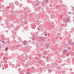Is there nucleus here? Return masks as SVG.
Listing matches in <instances>:
<instances>
[{
  "label": "nucleus",
  "instance_id": "obj_16",
  "mask_svg": "<svg viewBox=\"0 0 74 74\" xmlns=\"http://www.w3.org/2000/svg\"><path fill=\"white\" fill-rule=\"evenodd\" d=\"M45 36H47V34H45Z\"/></svg>",
  "mask_w": 74,
  "mask_h": 74
},
{
  "label": "nucleus",
  "instance_id": "obj_7",
  "mask_svg": "<svg viewBox=\"0 0 74 74\" xmlns=\"http://www.w3.org/2000/svg\"><path fill=\"white\" fill-rule=\"evenodd\" d=\"M64 53H66V52H67V50H64Z\"/></svg>",
  "mask_w": 74,
  "mask_h": 74
},
{
  "label": "nucleus",
  "instance_id": "obj_33",
  "mask_svg": "<svg viewBox=\"0 0 74 74\" xmlns=\"http://www.w3.org/2000/svg\"><path fill=\"white\" fill-rule=\"evenodd\" d=\"M73 60H74V59H73Z\"/></svg>",
  "mask_w": 74,
  "mask_h": 74
},
{
  "label": "nucleus",
  "instance_id": "obj_15",
  "mask_svg": "<svg viewBox=\"0 0 74 74\" xmlns=\"http://www.w3.org/2000/svg\"><path fill=\"white\" fill-rule=\"evenodd\" d=\"M69 19H69L68 20H67V22H68L69 21Z\"/></svg>",
  "mask_w": 74,
  "mask_h": 74
},
{
  "label": "nucleus",
  "instance_id": "obj_11",
  "mask_svg": "<svg viewBox=\"0 0 74 74\" xmlns=\"http://www.w3.org/2000/svg\"><path fill=\"white\" fill-rule=\"evenodd\" d=\"M2 43H3V44H4V41H2Z\"/></svg>",
  "mask_w": 74,
  "mask_h": 74
},
{
  "label": "nucleus",
  "instance_id": "obj_29",
  "mask_svg": "<svg viewBox=\"0 0 74 74\" xmlns=\"http://www.w3.org/2000/svg\"><path fill=\"white\" fill-rule=\"evenodd\" d=\"M59 1H62V0H59Z\"/></svg>",
  "mask_w": 74,
  "mask_h": 74
},
{
  "label": "nucleus",
  "instance_id": "obj_21",
  "mask_svg": "<svg viewBox=\"0 0 74 74\" xmlns=\"http://www.w3.org/2000/svg\"><path fill=\"white\" fill-rule=\"evenodd\" d=\"M47 60H49V59L48 58H47Z\"/></svg>",
  "mask_w": 74,
  "mask_h": 74
},
{
  "label": "nucleus",
  "instance_id": "obj_6",
  "mask_svg": "<svg viewBox=\"0 0 74 74\" xmlns=\"http://www.w3.org/2000/svg\"><path fill=\"white\" fill-rule=\"evenodd\" d=\"M7 49H8V48L6 47L5 48V51H7Z\"/></svg>",
  "mask_w": 74,
  "mask_h": 74
},
{
  "label": "nucleus",
  "instance_id": "obj_32",
  "mask_svg": "<svg viewBox=\"0 0 74 74\" xmlns=\"http://www.w3.org/2000/svg\"><path fill=\"white\" fill-rule=\"evenodd\" d=\"M16 22H18V21H16Z\"/></svg>",
  "mask_w": 74,
  "mask_h": 74
},
{
  "label": "nucleus",
  "instance_id": "obj_2",
  "mask_svg": "<svg viewBox=\"0 0 74 74\" xmlns=\"http://www.w3.org/2000/svg\"><path fill=\"white\" fill-rule=\"evenodd\" d=\"M69 45H72V46H73V45H74V43L72 42H71L69 43Z\"/></svg>",
  "mask_w": 74,
  "mask_h": 74
},
{
  "label": "nucleus",
  "instance_id": "obj_17",
  "mask_svg": "<svg viewBox=\"0 0 74 74\" xmlns=\"http://www.w3.org/2000/svg\"><path fill=\"white\" fill-rule=\"evenodd\" d=\"M69 54H67V56H69Z\"/></svg>",
  "mask_w": 74,
  "mask_h": 74
},
{
  "label": "nucleus",
  "instance_id": "obj_28",
  "mask_svg": "<svg viewBox=\"0 0 74 74\" xmlns=\"http://www.w3.org/2000/svg\"><path fill=\"white\" fill-rule=\"evenodd\" d=\"M2 69H3V70H4V68H3Z\"/></svg>",
  "mask_w": 74,
  "mask_h": 74
},
{
  "label": "nucleus",
  "instance_id": "obj_10",
  "mask_svg": "<svg viewBox=\"0 0 74 74\" xmlns=\"http://www.w3.org/2000/svg\"><path fill=\"white\" fill-rule=\"evenodd\" d=\"M49 47V45L48 44L47 45V46H46V47L47 48H48V47Z\"/></svg>",
  "mask_w": 74,
  "mask_h": 74
},
{
  "label": "nucleus",
  "instance_id": "obj_1",
  "mask_svg": "<svg viewBox=\"0 0 74 74\" xmlns=\"http://www.w3.org/2000/svg\"><path fill=\"white\" fill-rule=\"evenodd\" d=\"M39 38H40V41H41L42 42H43V41H44V39H43V38H42L41 37H40Z\"/></svg>",
  "mask_w": 74,
  "mask_h": 74
},
{
  "label": "nucleus",
  "instance_id": "obj_18",
  "mask_svg": "<svg viewBox=\"0 0 74 74\" xmlns=\"http://www.w3.org/2000/svg\"><path fill=\"white\" fill-rule=\"evenodd\" d=\"M38 5V4H35L36 6H37V5Z\"/></svg>",
  "mask_w": 74,
  "mask_h": 74
},
{
  "label": "nucleus",
  "instance_id": "obj_9",
  "mask_svg": "<svg viewBox=\"0 0 74 74\" xmlns=\"http://www.w3.org/2000/svg\"><path fill=\"white\" fill-rule=\"evenodd\" d=\"M32 39L33 40H35V38H34V37H33L32 38Z\"/></svg>",
  "mask_w": 74,
  "mask_h": 74
},
{
  "label": "nucleus",
  "instance_id": "obj_23",
  "mask_svg": "<svg viewBox=\"0 0 74 74\" xmlns=\"http://www.w3.org/2000/svg\"><path fill=\"white\" fill-rule=\"evenodd\" d=\"M43 58H45V56H43Z\"/></svg>",
  "mask_w": 74,
  "mask_h": 74
},
{
  "label": "nucleus",
  "instance_id": "obj_5",
  "mask_svg": "<svg viewBox=\"0 0 74 74\" xmlns=\"http://www.w3.org/2000/svg\"><path fill=\"white\" fill-rule=\"evenodd\" d=\"M44 1L46 2V3H48V0H45Z\"/></svg>",
  "mask_w": 74,
  "mask_h": 74
},
{
  "label": "nucleus",
  "instance_id": "obj_25",
  "mask_svg": "<svg viewBox=\"0 0 74 74\" xmlns=\"http://www.w3.org/2000/svg\"><path fill=\"white\" fill-rule=\"evenodd\" d=\"M71 14V12H69V14Z\"/></svg>",
  "mask_w": 74,
  "mask_h": 74
},
{
  "label": "nucleus",
  "instance_id": "obj_22",
  "mask_svg": "<svg viewBox=\"0 0 74 74\" xmlns=\"http://www.w3.org/2000/svg\"><path fill=\"white\" fill-rule=\"evenodd\" d=\"M25 24H26V25L27 24V22H26V23L25 22Z\"/></svg>",
  "mask_w": 74,
  "mask_h": 74
},
{
  "label": "nucleus",
  "instance_id": "obj_27",
  "mask_svg": "<svg viewBox=\"0 0 74 74\" xmlns=\"http://www.w3.org/2000/svg\"><path fill=\"white\" fill-rule=\"evenodd\" d=\"M38 30H40V29H38Z\"/></svg>",
  "mask_w": 74,
  "mask_h": 74
},
{
  "label": "nucleus",
  "instance_id": "obj_20",
  "mask_svg": "<svg viewBox=\"0 0 74 74\" xmlns=\"http://www.w3.org/2000/svg\"><path fill=\"white\" fill-rule=\"evenodd\" d=\"M1 49V47L0 46V49Z\"/></svg>",
  "mask_w": 74,
  "mask_h": 74
},
{
  "label": "nucleus",
  "instance_id": "obj_26",
  "mask_svg": "<svg viewBox=\"0 0 74 74\" xmlns=\"http://www.w3.org/2000/svg\"><path fill=\"white\" fill-rule=\"evenodd\" d=\"M1 6H0V9H1Z\"/></svg>",
  "mask_w": 74,
  "mask_h": 74
},
{
  "label": "nucleus",
  "instance_id": "obj_24",
  "mask_svg": "<svg viewBox=\"0 0 74 74\" xmlns=\"http://www.w3.org/2000/svg\"><path fill=\"white\" fill-rule=\"evenodd\" d=\"M50 52V51H47V52Z\"/></svg>",
  "mask_w": 74,
  "mask_h": 74
},
{
  "label": "nucleus",
  "instance_id": "obj_31",
  "mask_svg": "<svg viewBox=\"0 0 74 74\" xmlns=\"http://www.w3.org/2000/svg\"><path fill=\"white\" fill-rule=\"evenodd\" d=\"M0 11H1V10H0Z\"/></svg>",
  "mask_w": 74,
  "mask_h": 74
},
{
  "label": "nucleus",
  "instance_id": "obj_4",
  "mask_svg": "<svg viewBox=\"0 0 74 74\" xmlns=\"http://www.w3.org/2000/svg\"><path fill=\"white\" fill-rule=\"evenodd\" d=\"M23 44V45H26V41L25 40H24Z\"/></svg>",
  "mask_w": 74,
  "mask_h": 74
},
{
  "label": "nucleus",
  "instance_id": "obj_12",
  "mask_svg": "<svg viewBox=\"0 0 74 74\" xmlns=\"http://www.w3.org/2000/svg\"><path fill=\"white\" fill-rule=\"evenodd\" d=\"M44 53H45V54L46 55L47 54V51H46V52H44Z\"/></svg>",
  "mask_w": 74,
  "mask_h": 74
},
{
  "label": "nucleus",
  "instance_id": "obj_19",
  "mask_svg": "<svg viewBox=\"0 0 74 74\" xmlns=\"http://www.w3.org/2000/svg\"><path fill=\"white\" fill-rule=\"evenodd\" d=\"M70 49H71L70 47H69V48H68V49H69V50H70Z\"/></svg>",
  "mask_w": 74,
  "mask_h": 74
},
{
  "label": "nucleus",
  "instance_id": "obj_13",
  "mask_svg": "<svg viewBox=\"0 0 74 74\" xmlns=\"http://www.w3.org/2000/svg\"><path fill=\"white\" fill-rule=\"evenodd\" d=\"M27 74H30V73L29 72H27Z\"/></svg>",
  "mask_w": 74,
  "mask_h": 74
},
{
  "label": "nucleus",
  "instance_id": "obj_8",
  "mask_svg": "<svg viewBox=\"0 0 74 74\" xmlns=\"http://www.w3.org/2000/svg\"><path fill=\"white\" fill-rule=\"evenodd\" d=\"M48 71H49V73H51L52 72V71L51 69H49V70Z\"/></svg>",
  "mask_w": 74,
  "mask_h": 74
},
{
  "label": "nucleus",
  "instance_id": "obj_3",
  "mask_svg": "<svg viewBox=\"0 0 74 74\" xmlns=\"http://www.w3.org/2000/svg\"><path fill=\"white\" fill-rule=\"evenodd\" d=\"M15 3L16 5H19V3L18 2V1H16Z\"/></svg>",
  "mask_w": 74,
  "mask_h": 74
},
{
  "label": "nucleus",
  "instance_id": "obj_30",
  "mask_svg": "<svg viewBox=\"0 0 74 74\" xmlns=\"http://www.w3.org/2000/svg\"><path fill=\"white\" fill-rule=\"evenodd\" d=\"M71 74H73V73H71Z\"/></svg>",
  "mask_w": 74,
  "mask_h": 74
},
{
  "label": "nucleus",
  "instance_id": "obj_14",
  "mask_svg": "<svg viewBox=\"0 0 74 74\" xmlns=\"http://www.w3.org/2000/svg\"><path fill=\"white\" fill-rule=\"evenodd\" d=\"M70 71H72V69L71 68H70Z\"/></svg>",
  "mask_w": 74,
  "mask_h": 74
}]
</instances>
